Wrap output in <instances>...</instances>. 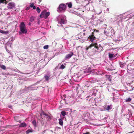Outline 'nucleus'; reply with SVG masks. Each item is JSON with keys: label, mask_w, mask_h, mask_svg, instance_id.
I'll use <instances>...</instances> for the list:
<instances>
[{"label": "nucleus", "mask_w": 134, "mask_h": 134, "mask_svg": "<svg viewBox=\"0 0 134 134\" xmlns=\"http://www.w3.org/2000/svg\"><path fill=\"white\" fill-rule=\"evenodd\" d=\"M71 116L75 117L77 115L76 111V110H74L71 112Z\"/></svg>", "instance_id": "0eeeda50"}, {"label": "nucleus", "mask_w": 134, "mask_h": 134, "mask_svg": "<svg viewBox=\"0 0 134 134\" xmlns=\"http://www.w3.org/2000/svg\"><path fill=\"white\" fill-rule=\"evenodd\" d=\"M94 32L96 31L97 32H99V31L98 30H96V29H95L93 31Z\"/></svg>", "instance_id": "72a5a7b5"}, {"label": "nucleus", "mask_w": 134, "mask_h": 134, "mask_svg": "<svg viewBox=\"0 0 134 134\" xmlns=\"http://www.w3.org/2000/svg\"><path fill=\"white\" fill-rule=\"evenodd\" d=\"M119 16H120V17H121V18H122V15H120Z\"/></svg>", "instance_id": "a19ab883"}, {"label": "nucleus", "mask_w": 134, "mask_h": 134, "mask_svg": "<svg viewBox=\"0 0 134 134\" xmlns=\"http://www.w3.org/2000/svg\"><path fill=\"white\" fill-rule=\"evenodd\" d=\"M94 32H92L91 34V35L89 36L88 37V38L90 39V41L92 42L94 40H95V37L94 35Z\"/></svg>", "instance_id": "7ed1b4c3"}, {"label": "nucleus", "mask_w": 134, "mask_h": 134, "mask_svg": "<svg viewBox=\"0 0 134 134\" xmlns=\"http://www.w3.org/2000/svg\"><path fill=\"white\" fill-rule=\"evenodd\" d=\"M45 12L46 11H43L41 12V14L44 16L45 14Z\"/></svg>", "instance_id": "c85d7f7f"}, {"label": "nucleus", "mask_w": 134, "mask_h": 134, "mask_svg": "<svg viewBox=\"0 0 134 134\" xmlns=\"http://www.w3.org/2000/svg\"><path fill=\"white\" fill-rule=\"evenodd\" d=\"M32 132V130L30 129H29L26 131V133L27 134H28L29 133L31 132Z\"/></svg>", "instance_id": "4be33fe9"}, {"label": "nucleus", "mask_w": 134, "mask_h": 134, "mask_svg": "<svg viewBox=\"0 0 134 134\" xmlns=\"http://www.w3.org/2000/svg\"><path fill=\"white\" fill-rule=\"evenodd\" d=\"M60 24L62 25L64 24L65 23V20L64 19H62L60 22Z\"/></svg>", "instance_id": "dca6fc26"}, {"label": "nucleus", "mask_w": 134, "mask_h": 134, "mask_svg": "<svg viewBox=\"0 0 134 134\" xmlns=\"http://www.w3.org/2000/svg\"><path fill=\"white\" fill-rule=\"evenodd\" d=\"M42 115H43L46 116H47L48 115V114H46L43 111H42V112L40 114V115L41 116Z\"/></svg>", "instance_id": "aec40b11"}, {"label": "nucleus", "mask_w": 134, "mask_h": 134, "mask_svg": "<svg viewBox=\"0 0 134 134\" xmlns=\"http://www.w3.org/2000/svg\"><path fill=\"white\" fill-rule=\"evenodd\" d=\"M104 34H106V31H105V30L104 31Z\"/></svg>", "instance_id": "e433bc0d"}, {"label": "nucleus", "mask_w": 134, "mask_h": 134, "mask_svg": "<svg viewBox=\"0 0 134 134\" xmlns=\"http://www.w3.org/2000/svg\"><path fill=\"white\" fill-rule=\"evenodd\" d=\"M20 31L23 34L26 33L27 32V31L26 28V26L24 23L22 22L21 23L20 25Z\"/></svg>", "instance_id": "f257e3e1"}, {"label": "nucleus", "mask_w": 134, "mask_h": 134, "mask_svg": "<svg viewBox=\"0 0 134 134\" xmlns=\"http://www.w3.org/2000/svg\"><path fill=\"white\" fill-rule=\"evenodd\" d=\"M3 3V2L1 0H0V4H1V3Z\"/></svg>", "instance_id": "c9c22d12"}, {"label": "nucleus", "mask_w": 134, "mask_h": 134, "mask_svg": "<svg viewBox=\"0 0 134 134\" xmlns=\"http://www.w3.org/2000/svg\"><path fill=\"white\" fill-rule=\"evenodd\" d=\"M36 10L38 13H39L41 12V10L38 7H37L36 8Z\"/></svg>", "instance_id": "5701e85b"}, {"label": "nucleus", "mask_w": 134, "mask_h": 134, "mask_svg": "<svg viewBox=\"0 0 134 134\" xmlns=\"http://www.w3.org/2000/svg\"><path fill=\"white\" fill-rule=\"evenodd\" d=\"M93 46V43L91 44L88 47H86V50L88 51L89 49L91 48Z\"/></svg>", "instance_id": "ddd939ff"}, {"label": "nucleus", "mask_w": 134, "mask_h": 134, "mask_svg": "<svg viewBox=\"0 0 134 134\" xmlns=\"http://www.w3.org/2000/svg\"><path fill=\"white\" fill-rule=\"evenodd\" d=\"M66 65V64L65 63L64 64V65L63 64H62L61 65V66L60 67V69H64L65 68V65Z\"/></svg>", "instance_id": "4468645a"}, {"label": "nucleus", "mask_w": 134, "mask_h": 134, "mask_svg": "<svg viewBox=\"0 0 134 134\" xmlns=\"http://www.w3.org/2000/svg\"><path fill=\"white\" fill-rule=\"evenodd\" d=\"M66 5L64 4H60L59 7L58 8L57 11L59 12H60L62 11H65L66 8Z\"/></svg>", "instance_id": "f03ea898"}, {"label": "nucleus", "mask_w": 134, "mask_h": 134, "mask_svg": "<svg viewBox=\"0 0 134 134\" xmlns=\"http://www.w3.org/2000/svg\"><path fill=\"white\" fill-rule=\"evenodd\" d=\"M30 24H31V23H30L29 24V25H30Z\"/></svg>", "instance_id": "37998d69"}, {"label": "nucleus", "mask_w": 134, "mask_h": 134, "mask_svg": "<svg viewBox=\"0 0 134 134\" xmlns=\"http://www.w3.org/2000/svg\"><path fill=\"white\" fill-rule=\"evenodd\" d=\"M93 46H94L95 48H96V49H98V48L97 43H95L93 44Z\"/></svg>", "instance_id": "2eb2a0df"}, {"label": "nucleus", "mask_w": 134, "mask_h": 134, "mask_svg": "<svg viewBox=\"0 0 134 134\" xmlns=\"http://www.w3.org/2000/svg\"><path fill=\"white\" fill-rule=\"evenodd\" d=\"M61 114L63 116H65L66 114V112L65 111H63L61 112Z\"/></svg>", "instance_id": "f3484780"}, {"label": "nucleus", "mask_w": 134, "mask_h": 134, "mask_svg": "<svg viewBox=\"0 0 134 134\" xmlns=\"http://www.w3.org/2000/svg\"><path fill=\"white\" fill-rule=\"evenodd\" d=\"M4 31L3 30H0V32L1 33H2L4 34Z\"/></svg>", "instance_id": "473e14b6"}, {"label": "nucleus", "mask_w": 134, "mask_h": 134, "mask_svg": "<svg viewBox=\"0 0 134 134\" xmlns=\"http://www.w3.org/2000/svg\"><path fill=\"white\" fill-rule=\"evenodd\" d=\"M41 0H40V2H41Z\"/></svg>", "instance_id": "79ce46f5"}, {"label": "nucleus", "mask_w": 134, "mask_h": 134, "mask_svg": "<svg viewBox=\"0 0 134 134\" xmlns=\"http://www.w3.org/2000/svg\"><path fill=\"white\" fill-rule=\"evenodd\" d=\"M73 55L74 54L73 52H70L69 54H67L65 56V60L70 59Z\"/></svg>", "instance_id": "39448f33"}, {"label": "nucleus", "mask_w": 134, "mask_h": 134, "mask_svg": "<svg viewBox=\"0 0 134 134\" xmlns=\"http://www.w3.org/2000/svg\"><path fill=\"white\" fill-rule=\"evenodd\" d=\"M63 97H65L66 96V95H63Z\"/></svg>", "instance_id": "58836bf2"}, {"label": "nucleus", "mask_w": 134, "mask_h": 134, "mask_svg": "<svg viewBox=\"0 0 134 134\" xmlns=\"http://www.w3.org/2000/svg\"><path fill=\"white\" fill-rule=\"evenodd\" d=\"M26 126H27V125H26V124L25 122H23V123H21L20 124V125L19 126L20 127H25Z\"/></svg>", "instance_id": "1a4fd4ad"}, {"label": "nucleus", "mask_w": 134, "mask_h": 134, "mask_svg": "<svg viewBox=\"0 0 134 134\" xmlns=\"http://www.w3.org/2000/svg\"><path fill=\"white\" fill-rule=\"evenodd\" d=\"M33 125L35 126H36V122L35 120H33L32 122Z\"/></svg>", "instance_id": "b1692460"}, {"label": "nucleus", "mask_w": 134, "mask_h": 134, "mask_svg": "<svg viewBox=\"0 0 134 134\" xmlns=\"http://www.w3.org/2000/svg\"><path fill=\"white\" fill-rule=\"evenodd\" d=\"M83 134H91L89 132H86L85 133H83Z\"/></svg>", "instance_id": "2f4dec72"}, {"label": "nucleus", "mask_w": 134, "mask_h": 134, "mask_svg": "<svg viewBox=\"0 0 134 134\" xmlns=\"http://www.w3.org/2000/svg\"><path fill=\"white\" fill-rule=\"evenodd\" d=\"M0 67L1 69L3 70H5L6 68L5 66L4 65H0Z\"/></svg>", "instance_id": "a211bd4d"}, {"label": "nucleus", "mask_w": 134, "mask_h": 134, "mask_svg": "<svg viewBox=\"0 0 134 134\" xmlns=\"http://www.w3.org/2000/svg\"><path fill=\"white\" fill-rule=\"evenodd\" d=\"M34 3H32L31 4H30V7L31 8H32L33 9H36V7L34 5Z\"/></svg>", "instance_id": "f8f14e48"}, {"label": "nucleus", "mask_w": 134, "mask_h": 134, "mask_svg": "<svg viewBox=\"0 0 134 134\" xmlns=\"http://www.w3.org/2000/svg\"><path fill=\"white\" fill-rule=\"evenodd\" d=\"M44 77L45 78L46 80L47 81H48L49 79V77L47 75L45 76H44Z\"/></svg>", "instance_id": "412c9836"}, {"label": "nucleus", "mask_w": 134, "mask_h": 134, "mask_svg": "<svg viewBox=\"0 0 134 134\" xmlns=\"http://www.w3.org/2000/svg\"><path fill=\"white\" fill-rule=\"evenodd\" d=\"M49 14H50V13L49 12H46L44 16V18L45 19H46V18H47L48 17V16L49 15Z\"/></svg>", "instance_id": "6e6552de"}, {"label": "nucleus", "mask_w": 134, "mask_h": 134, "mask_svg": "<svg viewBox=\"0 0 134 134\" xmlns=\"http://www.w3.org/2000/svg\"><path fill=\"white\" fill-rule=\"evenodd\" d=\"M102 12V10H100V12L99 13H97V14H100Z\"/></svg>", "instance_id": "f704fd0d"}, {"label": "nucleus", "mask_w": 134, "mask_h": 134, "mask_svg": "<svg viewBox=\"0 0 134 134\" xmlns=\"http://www.w3.org/2000/svg\"><path fill=\"white\" fill-rule=\"evenodd\" d=\"M48 48V45H46L44 46L43 48L44 49H47Z\"/></svg>", "instance_id": "393cba45"}, {"label": "nucleus", "mask_w": 134, "mask_h": 134, "mask_svg": "<svg viewBox=\"0 0 134 134\" xmlns=\"http://www.w3.org/2000/svg\"><path fill=\"white\" fill-rule=\"evenodd\" d=\"M15 4L13 2H10L8 3L7 8L9 9H11L15 7Z\"/></svg>", "instance_id": "20e7f679"}, {"label": "nucleus", "mask_w": 134, "mask_h": 134, "mask_svg": "<svg viewBox=\"0 0 134 134\" xmlns=\"http://www.w3.org/2000/svg\"><path fill=\"white\" fill-rule=\"evenodd\" d=\"M66 5H68V7L69 8H71L72 7V4L71 2L67 3H66Z\"/></svg>", "instance_id": "9d476101"}, {"label": "nucleus", "mask_w": 134, "mask_h": 134, "mask_svg": "<svg viewBox=\"0 0 134 134\" xmlns=\"http://www.w3.org/2000/svg\"><path fill=\"white\" fill-rule=\"evenodd\" d=\"M44 16L43 15H42L41 14L40 15V17L41 18H44Z\"/></svg>", "instance_id": "c756f323"}, {"label": "nucleus", "mask_w": 134, "mask_h": 134, "mask_svg": "<svg viewBox=\"0 0 134 134\" xmlns=\"http://www.w3.org/2000/svg\"><path fill=\"white\" fill-rule=\"evenodd\" d=\"M107 78V80L111 82V81L112 77L111 75H105Z\"/></svg>", "instance_id": "423d86ee"}, {"label": "nucleus", "mask_w": 134, "mask_h": 134, "mask_svg": "<svg viewBox=\"0 0 134 134\" xmlns=\"http://www.w3.org/2000/svg\"><path fill=\"white\" fill-rule=\"evenodd\" d=\"M34 18L33 17H31L30 18V21L31 22H32L33 21H34Z\"/></svg>", "instance_id": "cd10ccee"}, {"label": "nucleus", "mask_w": 134, "mask_h": 134, "mask_svg": "<svg viewBox=\"0 0 134 134\" xmlns=\"http://www.w3.org/2000/svg\"><path fill=\"white\" fill-rule=\"evenodd\" d=\"M111 105H108L107 107L105 109V110H110L111 109Z\"/></svg>", "instance_id": "6ab92c4d"}, {"label": "nucleus", "mask_w": 134, "mask_h": 134, "mask_svg": "<svg viewBox=\"0 0 134 134\" xmlns=\"http://www.w3.org/2000/svg\"><path fill=\"white\" fill-rule=\"evenodd\" d=\"M86 34H85V33H84L83 34V35H85Z\"/></svg>", "instance_id": "ea45409f"}, {"label": "nucleus", "mask_w": 134, "mask_h": 134, "mask_svg": "<svg viewBox=\"0 0 134 134\" xmlns=\"http://www.w3.org/2000/svg\"><path fill=\"white\" fill-rule=\"evenodd\" d=\"M77 0H76V1L77 2V3H80V2H77ZM78 1H79V0H78Z\"/></svg>", "instance_id": "4c0bfd02"}, {"label": "nucleus", "mask_w": 134, "mask_h": 134, "mask_svg": "<svg viewBox=\"0 0 134 134\" xmlns=\"http://www.w3.org/2000/svg\"><path fill=\"white\" fill-rule=\"evenodd\" d=\"M109 58H112L113 57V54H109Z\"/></svg>", "instance_id": "a878e982"}, {"label": "nucleus", "mask_w": 134, "mask_h": 134, "mask_svg": "<svg viewBox=\"0 0 134 134\" xmlns=\"http://www.w3.org/2000/svg\"><path fill=\"white\" fill-rule=\"evenodd\" d=\"M63 123V121L61 119H59V123L60 125L62 126Z\"/></svg>", "instance_id": "9b49d317"}, {"label": "nucleus", "mask_w": 134, "mask_h": 134, "mask_svg": "<svg viewBox=\"0 0 134 134\" xmlns=\"http://www.w3.org/2000/svg\"><path fill=\"white\" fill-rule=\"evenodd\" d=\"M131 100V99L130 98H129L126 100V102H130Z\"/></svg>", "instance_id": "bb28decb"}, {"label": "nucleus", "mask_w": 134, "mask_h": 134, "mask_svg": "<svg viewBox=\"0 0 134 134\" xmlns=\"http://www.w3.org/2000/svg\"><path fill=\"white\" fill-rule=\"evenodd\" d=\"M9 32L8 31H6L4 32V33L5 34H8Z\"/></svg>", "instance_id": "7c9ffc66"}]
</instances>
